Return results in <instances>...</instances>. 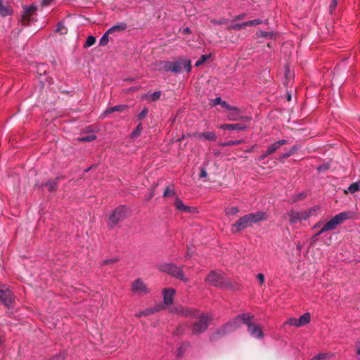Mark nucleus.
Returning a JSON list of instances; mask_svg holds the SVG:
<instances>
[{
  "label": "nucleus",
  "instance_id": "16",
  "mask_svg": "<svg viewBox=\"0 0 360 360\" xmlns=\"http://www.w3.org/2000/svg\"><path fill=\"white\" fill-rule=\"evenodd\" d=\"M175 292L176 291L173 288H167L163 290L162 295L165 304H172Z\"/></svg>",
  "mask_w": 360,
  "mask_h": 360
},
{
  "label": "nucleus",
  "instance_id": "56",
  "mask_svg": "<svg viewBox=\"0 0 360 360\" xmlns=\"http://www.w3.org/2000/svg\"><path fill=\"white\" fill-rule=\"evenodd\" d=\"M244 16H245L244 14L238 15L236 16L235 20H237L243 19L244 18Z\"/></svg>",
  "mask_w": 360,
  "mask_h": 360
},
{
  "label": "nucleus",
  "instance_id": "25",
  "mask_svg": "<svg viewBox=\"0 0 360 360\" xmlns=\"http://www.w3.org/2000/svg\"><path fill=\"white\" fill-rule=\"evenodd\" d=\"M142 129H143L142 124H141V123L139 124L136 126V129L134 130H133V131L131 132V137L132 139H135L137 136H139L141 134V133Z\"/></svg>",
  "mask_w": 360,
  "mask_h": 360
},
{
  "label": "nucleus",
  "instance_id": "5",
  "mask_svg": "<svg viewBox=\"0 0 360 360\" xmlns=\"http://www.w3.org/2000/svg\"><path fill=\"white\" fill-rule=\"evenodd\" d=\"M353 214L351 212H342L329 220L324 226V231H333L336 229L337 226L342 224L344 221L349 219L352 217Z\"/></svg>",
  "mask_w": 360,
  "mask_h": 360
},
{
  "label": "nucleus",
  "instance_id": "49",
  "mask_svg": "<svg viewBox=\"0 0 360 360\" xmlns=\"http://www.w3.org/2000/svg\"><path fill=\"white\" fill-rule=\"evenodd\" d=\"M213 23L214 24H217V25H222V24H224L227 22L226 20L225 19H222V20H214L212 21Z\"/></svg>",
  "mask_w": 360,
  "mask_h": 360
},
{
  "label": "nucleus",
  "instance_id": "41",
  "mask_svg": "<svg viewBox=\"0 0 360 360\" xmlns=\"http://www.w3.org/2000/svg\"><path fill=\"white\" fill-rule=\"evenodd\" d=\"M223 102H225L221 97H217L212 100V105H221L223 107Z\"/></svg>",
  "mask_w": 360,
  "mask_h": 360
},
{
  "label": "nucleus",
  "instance_id": "21",
  "mask_svg": "<svg viewBox=\"0 0 360 360\" xmlns=\"http://www.w3.org/2000/svg\"><path fill=\"white\" fill-rule=\"evenodd\" d=\"M356 191H360V179L351 184L348 187V192L350 193H354Z\"/></svg>",
  "mask_w": 360,
  "mask_h": 360
},
{
  "label": "nucleus",
  "instance_id": "7",
  "mask_svg": "<svg viewBox=\"0 0 360 360\" xmlns=\"http://www.w3.org/2000/svg\"><path fill=\"white\" fill-rule=\"evenodd\" d=\"M128 209L125 206H120L116 208L109 217V226H115L119 221L127 217Z\"/></svg>",
  "mask_w": 360,
  "mask_h": 360
},
{
  "label": "nucleus",
  "instance_id": "24",
  "mask_svg": "<svg viewBox=\"0 0 360 360\" xmlns=\"http://www.w3.org/2000/svg\"><path fill=\"white\" fill-rule=\"evenodd\" d=\"M188 344L186 342L182 343L176 350V356L181 357L183 356L184 351L188 348Z\"/></svg>",
  "mask_w": 360,
  "mask_h": 360
},
{
  "label": "nucleus",
  "instance_id": "60",
  "mask_svg": "<svg viewBox=\"0 0 360 360\" xmlns=\"http://www.w3.org/2000/svg\"><path fill=\"white\" fill-rule=\"evenodd\" d=\"M136 316L137 317H141V316H143V314H141V311H140V312L137 313V314H136Z\"/></svg>",
  "mask_w": 360,
  "mask_h": 360
},
{
  "label": "nucleus",
  "instance_id": "17",
  "mask_svg": "<svg viewBox=\"0 0 360 360\" xmlns=\"http://www.w3.org/2000/svg\"><path fill=\"white\" fill-rule=\"evenodd\" d=\"M194 136L200 139H204L212 141H215L217 140V135L214 131L198 133L195 134Z\"/></svg>",
  "mask_w": 360,
  "mask_h": 360
},
{
  "label": "nucleus",
  "instance_id": "3",
  "mask_svg": "<svg viewBox=\"0 0 360 360\" xmlns=\"http://www.w3.org/2000/svg\"><path fill=\"white\" fill-rule=\"evenodd\" d=\"M160 65L165 72L173 73H179L183 70L190 72L192 68L191 60L185 56H181L174 61H162Z\"/></svg>",
  "mask_w": 360,
  "mask_h": 360
},
{
  "label": "nucleus",
  "instance_id": "10",
  "mask_svg": "<svg viewBox=\"0 0 360 360\" xmlns=\"http://www.w3.org/2000/svg\"><path fill=\"white\" fill-rule=\"evenodd\" d=\"M206 282L210 285L220 288L226 285L224 277L220 273L216 271L210 273L206 278Z\"/></svg>",
  "mask_w": 360,
  "mask_h": 360
},
{
  "label": "nucleus",
  "instance_id": "42",
  "mask_svg": "<svg viewBox=\"0 0 360 360\" xmlns=\"http://www.w3.org/2000/svg\"><path fill=\"white\" fill-rule=\"evenodd\" d=\"M157 310L155 309L150 308V309H146L143 311H141V314H143V316H148L151 314H153Z\"/></svg>",
  "mask_w": 360,
  "mask_h": 360
},
{
  "label": "nucleus",
  "instance_id": "46",
  "mask_svg": "<svg viewBox=\"0 0 360 360\" xmlns=\"http://www.w3.org/2000/svg\"><path fill=\"white\" fill-rule=\"evenodd\" d=\"M207 175V173L206 172V169L205 168L202 167L200 169V174H199L200 178L206 177Z\"/></svg>",
  "mask_w": 360,
  "mask_h": 360
},
{
  "label": "nucleus",
  "instance_id": "22",
  "mask_svg": "<svg viewBox=\"0 0 360 360\" xmlns=\"http://www.w3.org/2000/svg\"><path fill=\"white\" fill-rule=\"evenodd\" d=\"M127 108V105H115L114 107H111V108L107 109L105 111V113L109 114V113H112L115 111H123Z\"/></svg>",
  "mask_w": 360,
  "mask_h": 360
},
{
  "label": "nucleus",
  "instance_id": "4",
  "mask_svg": "<svg viewBox=\"0 0 360 360\" xmlns=\"http://www.w3.org/2000/svg\"><path fill=\"white\" fill-rule=\"evenodd\" d=\"M266 219V214L264 212H257L246 214L240 218L232 226L231 231H238L252 226V224Z\"/></svg>",
  "mask_w": 360,
  "mask_h": 360
},
{
  "label": "nucleus",
  "instance_id": "13",
  "mask_svg": "<svg viewBox=\"0 0 360 360\" xmlns=\"http://www.w3.org/2000/svg\"><path fill=\"white\" fill-rule=\"evenodd\" d=\"M285 215L289 217V222L291 224L307 219V216H303L302 212L290 210Z\"/></svg>",
  "mask_w": 360,
  "mask_h": 360
},
{
  "label": "nucleus",
  "instance_id": "6",
  "mask_svg": "<svg viewBox=\"0 0 360 360\" xmlns=\"http://www.w3.org/2000/svg\"><path fill=\"white\" fill-rule=\"evenodd\" d=\"M160 271L169 274L172 276L176 277L183 281H186L187 278L185 277L182 269L172 263H165L159 266Z\"/></svg>",
  "mask_w": 360,
  "mask_h": 360
},
{
  "label": "nucleus",
  "instance_id": "1",
  "mask_svg": "<svg viewBox=\"0 0 360 360\" xmlns=\"http://www.w3.org/2000/svg\"><path fill=\"white\" fill-rule=\"evenodd\" d=\"M253 316L250 314H242L236 316L232 321L226 323L221 328L219 329L212 335V339L215 338L218 335H225L231 333L240 327V323H243L248 326V332L254 338L262 339L264 337L262 329L256 324L251 321Z\"/></svg>",
  "mask_w": 360,
  "mask_h": 360
},
{
  "label": "nucleus",
  "instance_id": "53",
  "mask_svg": "<svg viewBox=\"0 0 360 360\" xmlns=\"http://www.w3.org/2000/svg\"><path fill=\"white\" fill-rule=\"evenodd\" d=\"M117 261V258H114V259H107V260L103 261V264H108V263H113V262H116Z\"/></svg>",
  "mask_w": 360,
  "mask_h": 360
},
{
  "label": "nucleus",
  "instance_id": "52",
  "mask_svg": "<svg viewBox=\"0 0 360 360\" xmlns=\"http://www.w3.org/2000/svg\"><path fill=\"white\" fill-rule=\"evenodd\" d=\"M193 251H192L189 248H188V250H187V252H186V255L185 257L186 259L190 258L191 257L193 256Z\"/></svg>",
  "mask_w": 360,
  "mask_h": 360
},
{
  "label": "nucleus",
  "instance_id": "38",
  "mask_svg": "<svg viewBox=\"0 0 360 360\" xmlns=\"http://www.w3.org/2000/svg\"><path fill=\"white\" fill-rule=\"evenodd\" d=\"M148 113V109L145 107L138 115L137 118L139 120H142Z\"/></svg>",
  "mask_w": 360,
  "mask_h": 360
},
{
  "label": "nucleus",
  "instance_id": "19",
  "mask_svg": "<svg viewBox=\"0 0 360 360\" xmlns=\"http://www.w3.org/2000/svg\"><path fill=\"white\" fill-rule=\"evenodd\" d=\"M127 25L125 22H118L117 24L113 25L112 27H111L110 28H109L108 30V33H113V32H122V31H124L127 29Z\"/></svg>",
  "mask_w": 360,
  "mask_h": 360
},
{
  "label": "nucleus",
  "instance_id": "59",
  "mask_svg": "<svg viewBox=\"0 0 360 360\" xmlns=\"http://www.w3.org/2000/svg\"><path fill=\"white\" fill-rule=\"evenodd\" d=\"M297 150V147L294 146L290 150H293V153Z\"/></svg>",
  "mask_w": 360,
  "mask_h": 360
},
{
  "label": "nucleus",
  "instance_id": "44",
  "mask_svg": "<svg viewBox=\"0 0 360 360\" xmlns=\"http://www.w3.org/2000/svg\"><path fill=\"white\" fill-rule=\"evenodd\" d=\"M337 4H338V0H332L331 3L330 4V6H329V9L331 13L335 10V8L337 6Z\"/></svg>",
  "mask_w": 360,
  "mask_h": 360
},
{
  "label": "nucleus",
  "instance_id": "55",
  "mask_svg": "<svg viewBox=\"0 0 360 360\" xmlns=\"http://www.w3.org/2000/svg\"><path fill=\"white\" fill-rule=\"evenodd\" d=\"M191 32V31L190 28L188 27L184 28V30H183V33H184V34H190Z\"/></svg>",
  "mask_w": 360,
  "mask_h": 360
},
{
  "label": "nucleus",
  "instance_id": "2",
  "mask_svg": "<svg viewBox=\"0 0 360 360\" xmlns=\"http://www.w3.org/2000/svg\"><path fill=\"white\" fill-rule=\"evenodd\" d=\"M177 311L183 316L193 317L198 320L192 326V331L195 334L205 331L212 321L210 316L199 313V311L190 308L180 307Z\"/></svg>",
  "mask_w": 360,
  "mask_h": 360
},
{
  "label": "nucleus",
  "instance_id": "31",
  "mask_svg": "<svg viewBox=\"0 0 360 360\" xmlns=\"http://www.w3.org/2000/svg\"><path fill=\"white\" fill-rule=\"evenodd\" d=\"M160 95H161V91H155L154 93H153V94H151L150 95H146L145 97H148V96L151 101H155L158 99H159Z\"/></svg>",
  "mask_w": 360,
  "mask_h": 360
},
{
  "label": "nucleus",
  "instance_id": "9",
  "mask_svg": "<svg viewBox=\"0 0 360 360\" xmlns=\"http://www.w3.org/2000/svg\"><path fill=\"white\" fill-rule=\"evenodd\" d=\"M0 300L8 308L13 305L14 297L11 290L6 285H0Z\"/></svg>",
  "mask_w": 360,
  "mask_h": 360
},
{
  "label": "nucleus",
  "instance_id": "47",
  "mask_svg": "<svg viewBox=\"0 0 360 360\" xmlns=\"http://www.w3.org/2000/svg\"><path fill=\"white\" fill-rule=\"evenodd\" d=\"M223 107L230 111H231L235 108L234 106L230 105L226 102H223Z\"/></svg>",
  "mask_w": 360,
  "mask_h": 360
},
{
  "label": "nucleus",
  "instance_id": "14",
  "mask_svg": "<svg viewBox=\"0 0 360 360\" xmlns=\"http://www.w3.org/2000/svg\"><path fill=\"white\" fill-rule=\"evenodd\" d=\"M13 13V8L11 5L8 2H4L0 0V15L1 17H8L12 15Z\"/></svg>",
  "mask_w": 360,
  "mask_h": 360
},
{
  "label": "nucleus",
  "instance_id": "29",
  "mask_svg": "<svg viewBox=\"0 0 360 360\" xmlns=\"http://www.w3.org/2000/svg\"><path fill=\"white\" fill-rule=\"evenodd\" d=\"M95 42H96V37L92 35H89V36H88L86 41L84 44V47L85 48L90 47L92 45H94L95 44Z\"/></svg>",
  "mask_w": 360,
  "mask_h": 360
},
{
  "label": "nucleus",
  "instance_id": "33",
  "mask_svg": "<svg viewBox=\"0 0 360 360\" xmlns=\"http://www.w3.org/2000/svg\"><path fill=\"white\" fill-rule=\"evenodd\" d=\"M238 212H239V209L238 207H231L227 208L226 210V214L228 216L234 215V214H237Z\"/></svg>",
  "mask_w": 360,
  "mask_h": 360
},
{
  "label": "nucleus",
  "instance_id": "37",
  "mask_svg": "<svg viewBox=\"0 0 360 360\" xmlns=\"http://www.w3.org/2000/svg\"><path fill=\"white\" fill-rule=\"evenodd\" d=\"M56 181H49L46 184L49 191H53L56 188Z\"/></svg>",
  "mask_w": 360,
  "mask_h": 360
},
{
  "label": "nucleus",
  "instance_id": "26",
  "mask_svg": "<svg viewBox=\"0 0 360 360\" xmlns=\"http://www.w3.org/2000/svg\"><path fill=\"white\" fill-rule=\"evenodd\" d=\"M319 207H311L307 210H304L302 212V215L303 216H307V219L309 217H310L311 216H312L317 210H318Z\"/></svg>",
  "mask_w": 360,
  "mask_h": 360
},
{
  "label": "nucleus",
  "instance_id": "50",
  "mask_svg": "<svg viewBox=\"0 0 360 360\" xmlns=\"http://www.w3.org/2000/svg\"><path fill=\"white\" fill-rule=\"evenodd\" d=\"M270 155L269 154H267V151L266 150L263 154H262L259 158L258 160L259 161L264 160L266 157Z\"/></svg>",
  "mask_w": 360,
  "mask_h": 360
},
{
  "label": "nucleus",
  "instance_id": "30",
  "mask_svg": "<svg viewBox=\"0 0 360 360\" xmlns=\"http://www.w3.org/2000/svg\"><path fill=\"white\" fill-rule=\"evenodd\" d=\"M56 31L63 34L67 33V28L65 27L64 23L63 22H60L57 25Z\"/></svg>",
  "mask_w": 360,
  "mask_h": 360
},
{
  "label": "nucleus",
  "instance_id": "8",
  "mask_svg": "<svg viewBox=\"0 0 360 360\" xmlns=\"http://www.w3.org/2000/svg\"><path fill=\"white\" fill-rule=\"evenodd\" d=\"M37 6L34 5L22 6V13L21 15V22L22 25H26L27 23L34 20L37 15Z\"/></svg>",
  "mask_w": 360,
  "mask_h": 360
},
{
  "label": "nucleus",
  "instance_id": "18",
  "mask_svg": "<svg viewBox=\"0 0 360 360\" xmlns=\"http://www.w3.org/2000/svg\"><path fill=\"white\" fill-rule=\"evenodd\" d=\"M174 206L176 210L183 212H191L192 208L185 205L183 201L178 197H176L174 200Z\"/></svg>",
  "mask_w": 360,
  "mask_h": 360
},
{
  "label": "nucleus",
  "instance_id": "57",
  "mask_svg": "<svg viewBox=\"0 0 360 360\" xmlns=\"http://www.w3.org/2000/svg\"><path fill=\"white\" fill-rule=\"evenodd\" d=\"M326 231L323 230V226L321 228V229L316 234V236H320L323 233L326 232Z\"/></svg>",
  "mask_w": 360,
  "mask_h": 360
},
{
  "label": "nucleus",
  "instance_id": "39",
  "mask_svg": "<svg viewBox=\"0 0 360 360\" xmlns=\"http://www.w3.org/2000/svg\"><path fill=\"white\" fill-rule=\"evenodd\" d=\"M307 194L304 192L300 193L295 195L293 198V202H297L301 200H303L306 198Z\"/></svg>",
  "mask_w": 360,
  "mask_h": 360
},
{
  "label": "nucleus",
  "instance_id": "28",
  "mask_svg": "<svg viewBox=\"0 0 360 360\" xmlns=\"http://www.w3.org/2000/svg\"><path fill=\"white\" fill-rule=\"evenodd\" d=\"M110 33H108V30L104 33L100 39L99 44L101 46H105L109 41L108 36Z\"/></svg>",
  "mask_w": 360,
  "mask_h": 360
},
{
  "label": "nucleus",
  "instance_id": "61",
  "mask_svg": "<svg viewBox=\"0 0 360 360\" xmlns=\"http://www.w3.org/2000/svg\"><path fill=\"white\" fill-rule=\"evenodd\" d=\"M290 99H291V96L289 95V96H288V101H290Z\"/></svg>",
  "mask_w": 360,
  "mask_h": 360
},
{
  "label": "nucleus",
  "instance_id": "62",
  "mask_svg": "<svg viewBox=\"0 0 360 360\" xmlns=\"http://www.w3.org/2000/svg\"><path fill=\"white\" fill-rule=\"evenodd\" d=\"M262 36H266V32H262Z\"/></svg>",
  "mask_w": 360,
  "mask_h": 360
},
{
  "label": "nucleus",
  "instance_id": "45",
  "mask_svg": "<svg viewBox=\"0 0 360 360\" xmlns=\"http://www.w3.org/2000/svg\"><path fill=\"white\" fill-rule=\"evenodd\" d=\"M257 278L258 279L260 285H263L264 283V276L262 274H258L257 275Z\"/></svg>",
  "mask_w": 360,
  "mask_h": 360
},
{
  "label": "nucleus",
  "instance_id": "32",
  "mask_svg": "<svg viewBox=\"0 0 360 360\" xmlns=\"http://www.w3.org/2000/svg\"><path fill=\"white\" fill-rule=\"evenodd\" d=\"M96 139V136L95 135L90 134V135L82 136L79 139V140L80 141H83V142H90V141L95 140Z\"/></svg>",
  "mask_w": 360,
  "mask_h": 360
},
{
  "label": "nucleus",
  "instance_id": "51",
  "mask_svg": "<svg viewBox=\"0 0 360 360\" xmlns=\"http://www.w3.org/2000/svg\"><path fill=\"white\" fill-rule=\"evenodd\" d=\"M293 154V150H289L282 155L283 158H287Z\"/></svg>",
  "mask_w": 360,
  "mask_h": 360
},
{
  "label": "nucleus",
  "instance_id": "15",
  "mask_svg": "<svg viewBox=\"0 0 360 360\" xmlns=\"http://www.w3.org/2000/svg\"><path fill=\"white\" fill-rule=\"evenodd\" d=\"M219 128L224 130H238L244 131L248 128V126L241 123L236 124H224L219 126Z\"/></svg>",
  "mask_w": 360,
  "mask_h": 360
},
{
  "label": "nucleus",
  "instance_id": "20",
  "mask_svg": "<svg viewBox=\"0 0 360 360\" xmlns=\"http://www.w3.org/2000/svg\"><path fill=\"white\" fill-rule=\"evenodd\" d=\"M311 316L309 313H304L298 319L300 326H304L310 322Z\"/></svg>",
  "mask_w": 360,
  "mask_h": 360
},
{
  "label": "nucleus",
  "instance_id": "43",
  "mask_svg": "<svg viewBox=\"0 0 360 360\" xmlns=\"http://www.w3.org/2000/svg\"><path fill=\"white\" fill-rule=\"evenodd\" d=\"M170 195H174V190L171 189L169 187H167L164 191L163 196L167 197Z\"/></svg>",
  "mask_w": 360,
  "mask_h": 360
},
{
  "label": "nucleus",
  "instance_id": "35",
  "mask_svg": "<svg viewBox=\"0 0 360 360\" xmlns=\"http://www.w3.org/2000/svg\"><path fill=\"white\" fill-rule=\"evenodd\" d=\"M278 148H279L278 147L277 144L276 143V142H274L268 147V149L266 150L267 154L271 155L272 153L276 152Z\"/></svg>",
  "mask_w": 360,
  "mask_h": 360
},
{
  "label": "nucleus",
  "instance_id": "40",
  "mask_svg": "<svg viewBox=\"0 0 360 360\" xmlns=\"http://www.w3.org/2000/svg\"><path fill=\"white\" fill-rule=\"evenodd\" d=\"M262 21L259 19H255L252 20L246 21L247 26H256L260 23H262Z\"/></svg>",
  "mask_w": 360,
  "mask_h": 360
},
{
  "label": "nucleus",
  "instance_id": "48",
  "mask_svg": "<svg viewBox=\"0 0 360 360\" xmlns=\"http://www.w3.org/2000/svg\"><path fill=\"white\" fill-rule=\"evenodd\" d=\"M287 143H288V141L285 139H281V140H279L278 141L276 142V143L277 144L278 148H280L283 145L286 144Z\"/></svg>",
  "mask_w": 360,
  "mask_h": 360
},
{
  "label": "nucleus",
  "instance_id": "11",
  "mask_svg": "<svg viewBox=\"0 0 360 360\" xmlns=\"http://www.w3.org/2000/svg\"><path fill=\"white\" fill-rule=\"evenodd\" d=\"M131 290L138 295H142L149 292L147 285L141 278H138L133 282Z\"/></svg>",
  "mask_w": 360,
  "mask_h": 360
},
{
  "label": "nucleus",
  "instance_id": "54",
  "mask_svg": "<svg viewBox=\"0 0 360 360\" xmlns=\"http://www.w3.org/2000/svg\"><path fill=\"white\" fill-rule=\"evenodd\" d=\"M52 0H42L41 4L44 6H48L51 4Z\"/></svg>",
  "mask_w": 360,
  "mask_h": 360
},
{
  "label": "nucleus",
  "instance_id": "23",
  "mask_svg": "<svg viewBox=\"0 0 360 360\" xmlns=\"http://www.w3.org/2000/svg\"><path fill=\"white\" fill-rule=\"evenodd\" d=\"M243 141H244L243 139L236 140V141H225V142H222V143H219V146H222V147L230 146L240 144V143H243Z\"/></svg>",
  "mask_w": 360,
  "mask_h": 360
},
{
  "label": "nucleus",
  "instance_id": "58",
  "mask_svg": "<svg viewBox=\"0 0 360 360\" xmlns=\"http://www.w3.org/2000/svg\"><path fill=\"white\" fill-rule=\"evenodd\" d=\"M356 356H357V359H358L359 360H360V348H359V349H358V350H357V352H356Z\"/></svg>",
  "mask_w": 360,
  "mask_h": 360
},
{
  "label": "nucleus",
  "instance_id": "12",
  "mask_svg": "<svg viewBox=\"0 0 360 360\" xmlns=\"http://www.w3.org/2000/svg\"><path fill=\"white\" fill-rule=\"evenodd\" d=\"M227 118L230 121H238V120H252L251 117L241 115L240 110L238 108L235 107L227 115Z\"/></svg>",
  "mask_w": 360,
  "mask_h": 360
},
{
  "label": "nucleus",
  "instance_id": "36",
  "mask_svg": "<svg viewBox=\"0 0 360 360\" xmlns=\"http://www.w3.org/2000/svg\"><path fill=\"white\" fill-rule=\"evenodd\" d=\"M246 26H247L246 22H244L242 23H238V24L233 25L230 26L229 28L232 29V30H239L244 28Z\"/></svg>",
  "mask_w": 360,
  "mask_h": 360
},
{
  "label": "nucleus",
  "instance_id": "27",
  "mask_svg": "<svg viewBox=\"0 0 360 360\" xmlns=\"http://www.w3.org/2000/svg\"><path fill=\"white\" fill-rule=\"evenodd\" d=\"M211 57V54L208 55H202L200 58L196 61L195 66L199 67L202 64H203L207 60H208Z\"/></svg>",
  "mask_w": 360,
  "mask_h": 360
},
{
  "label": "nucleus",
  "instance_id": "34",
  "mask_svg": "<svg viewBox=\"0 0 360 360\" xmlns=\"http://www.w3.org/2000/svg\"><path fill=\"white\" fill-rule=\"evenodd\" d=\"M285 324L292 326H296V327H300V324L298 323V319L295 318H290L286 322Z\"/></svg>",
  "mask_w": 360,
  "mask_h": 360
}]
</instances>
